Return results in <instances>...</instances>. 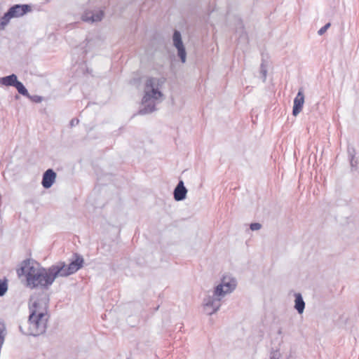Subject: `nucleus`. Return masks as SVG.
<instances>
[{
	"instance_id": "nucleus-1",
	"label": "nucleus",
	"mask_w": 359,
	"mask_h": 359,
	"mask_svg": "<svg viewBox=\"0 0 359 359\" xmlns=\"http://www.w3.org/2000/svg\"><path fill=\"white\" fill-rule=\"evenodd\" d=\"M76 259L69 264L59 262L48 269L41 267L39 263L25 261L21 266L22 274L26 277V286L30 289H48L57 277H67L80 269L83 264V258L77 254Z\"/></svg>"
},
{
	"instance_id": "nucleus-2",
	"label": "nucleus",
	"mask_w": 359,
	"mask_h": 359,
	"mask_svg": "<svg viewBox=\"0 0 359 359\" xmlns=\"http://www.w3.org/2000/svg\"><path fill=\"white\" fill-rule=\"evenodd\" d=\"M29 306L30 314L28 320L20 324V331L25 335L39 336L45 333L49 318L48 302L46 299H32Z\"/></svg>"
},
{
	"instance_id": "nucleus-3",
	"label": "nucleus",
	"mask_w": 359,
	"mask_h": 359,
	"mask_svg": "<svg viewBox=\"0 0 359 359\" xmlns=\"http://www.w3.org/2000/svg\"><path fill=\"white\" fill-rule=\"evenodd\" d=\"M236 287V280L234 278L224 277L212 291L207 292L203 300V311L208 316L215 313L222 305V299L231 293Z\"/></svg>"
},
{
	"instance_id": "nucleus-4",
	"label": "nucleus",
	"mask_w": 359,
	"mask_h": 359,
	"mask_svg": "<svg viewBox=\"0 0 359 359\" xmlns=\"http://www.w3.org/2000/svg\"><path fill=\"white\" fill-rule=\"evenodd\" d=\"M165 81L164 78L149 77L147 79L139 114L145 115L156 110V105L163 100V94L160 89Z\"/></svg>"
},
{
	"instance_id": "nucleus-5",
	"label": "nucleus",
	"mask_w": 359,
	"mask_h": 359,
	"mask_svg": "<svg viewBox=\"0 0 359 359\" xmlns=\"http://www.w3.org/2000/svg\"><path fill=\"white\" fill-rule=\"evenodd\" d=\"M30 11V6L27 4H16L11 7L0 19V30L5 29L11 18H20Z\"/></svg>"
},
{
	"instance_id": "nucleus-6",
	"label": "nucleus",
	"mask_w": 359,
	"mask_h": 359,
	"mask_svg": "<svg viewBox=\"0 0 359 359\" xmlns=\"http://www.w3.org/2000/svg\"><path fill=\"white\" fill-rule=\"evenodd\" d=\"M104 17V12L100 11H86L81 16V19L87 22H100Z\"/></svg>"
},
{
	"instance_id": "nucleus-7",
	"label": "nucleus",
	"mask_w": 359,
	"mask_h": 359,
	"mask_svg": "<svg viewBox=\"0 0 359 359\" xmlns=\"http://www.w3.org/2000/svg\"><path fill=\"white\" fill-rule=\"evenodd\" d=\"M57 175L53 169H48L43 175L41 184L45 189L52 187L55 181Z\"/></svg>"
},
{
	"instance_id": "nucleus-8",
	"label": "nucleus",
	"mask_w": 359,
	"mask_h": 359,
	"mask_svg": "<svg viewBox=\"0 0 359 359\" xmlns=\"http://www.w3.org/2000/svg\"><path fill=\"white\" fill-rule=\"evenodd\" d=\"M304 102V95L303 93V89L300 88L299 90V92H298L296 97L294 100L292 114L294 116H297L302 111Z\"/></svg>"
},
{
	"instance_id": "nucleus-9",
	"label": "nucleus",
	"mask_w": 359,
	"mask_h": 359,
	"mask_svg": "<svg viewBox=\"0 0 359 359\" xmlns=\"http://www.w3.org/2000/svg\"><path fill=\"white\" fill-rule=\"evenodd\" d=\"M187 189L184 185L183 181L180 180L174 189V198L177 201H181L185 199Z\"/></svg>"
},
{
	"instance_id": "nucleus-10",
	"label": "nucleus",
	"mask_w": 359,
	"mask_h": 359,
	"mask_svg": "<svg viewBox=\"0 0 359 359\" xmlns=\"http://www.w3.org/2000/svg\"><path fill=\"white\" fill-rule=\"evenodd\" d=\"M18 81L17 76L12 74L9 76L0 78V85L5 86H15Z\"/></svg>"
},
{
	"instance_id": "nucleus-11",
	"label": "nucleus",
	"mask_w": 359,
	"mask_h": 359,
	"mask_svg": "<svg viewBox=\"0 0 359 359\" xmlns=\"http://www.w3.org/2000/svg\"><path fill=\"white\" fill-rule=\"evenodd\" d=\"M295 300H294V309L297 311L299 314H302L305 309V302L303 299V297L300 293L294 294Z\"/></svg>"
},
{
	"instance_id": "nucleus-12",
	"label": "nucleus",
	"mask_w": 359,
	"mask_h": 359,
	"mask_svg": "<svg viewBox=\"0 0 359 359\" xmlns=\"http://www.w3.org/2000/svg\"><path fill=\"white\" fill-rule=\"evenodd\" d=\"M172 40L175 48H179L184 46L182 41L181 34L179 31L175 30L174 32Z\"/></svg>"
},
{
	"instance_id": "nucleus-13",
	"label": "nucleus",
	"mask_w": 359,
	"mask_h": 359,
	"mask_svg": "<svg viewBox=\"0 0 359 359\" xmlns=\"http://www.w3.org/2000/svg\"><path fill=\"white\" fill-rule=\"evenodd\" d=\"M14 87L20 95L25 97H29V93L22 82L18 81Z\"/></svg>"
},
{
	"instance_id": "nucleus-14",
	"label": "nucleus",
	"mask_w": 359,
	"mask_h": 359,
	"mask_svg": "<svg viewBox=\"0 0 359 359\" xmlns=\"http://www.w3.org/2000/svg\"><path fill=\"white\" fill-rule=\"evenodd\" d=\"M348 154L350 158V163L352 168L356 167L358 164L357 160L355 159V151L353 147H348Z\"/></svg>"
},
{
	"instance_id": "nucleus-15",
	"label": "nucleus",
	"mask_w": 359,
	"mask_h": 359,
	"mask_svg": "<svg viewBox=\"0 0 359 359\" xmlns=\"http://www.w3.org/2000/svg\"><path fill=\"white\" fill-rule=\"evenodd\" d=\"M8 290V280L0 279V297H3Z\"/></svg>"
},
{
	"instance_id": "nucleus-16",
	"label": "nucleus",
	"mask_w": 359,
	"mask_h": 359,
	"mask_svg": "<svg viewBox=\"0 0 359 359\" xmlns=\"http://www.w3.org/2000/svg\"><path fill=\"white\" fill-rule=\"evenodd\" d=\"M176 48L177 49V55L180 57L182 62L184 63L187 58V53L184 46H183Z\"/></svg>"
},
{
	"instance_id": "nucleus-17",
	"label": "nucleus",
	"mask_w": 359,
	"mask_h": 359,
	"mask_svg": "<svg viewBox=\"0 0 359 359\" xmlns=\"http://www.w3.org/2000/svg\"><path fill=\"white\" fill-rule=\"evenodd\" d=\"M236 32L240 34V37L247 38L246 34L243 30V25L242 22L239 21L238 27L236 28Z\"/></svg>"
},
{
	"instance_id": "nucleus-18",
	"label": "nucleus",
	"mask_w": 359,
	"mask_h": 359,
	"mask_svg": "<svg viewBox=\"0 0 359 359\" xmlns=\"http://www.w3.org/2000/svg\"><path fill=\"white\" fill-rule=\"evenodd\" d=\"M27 97L29 98L32 101L36 102V103H39L43 100L42 97L39 96V95L31 96L29 95V97Z\"/></svg>"
},
{
	"instance_id": "nucleus-19",
	"label": "nucleus",
	"mask_w": 359,
	"mask_h": 359,
	"mask_svg": "<svg viewBox=\"0 0 359 359\" xmlns=\"http://www.w3.org/2000/svg\"><path fill=\"white\" fill-rule=\"evenodd\" d=\"M330 27V23H327L325 25H324L323 27H321L318 33L319 35H323L326 31L327 29Z\"/></svg>"
},
{
	"instance_id": "nucleus-20",
	"label": "nucleus",
	"mask_w": 359,
	"mask_h": 359,
	"mask_svg": "<svg viewBox=\"0 0 359 359\" xmlns=\"http://www.w3.org/2000/svg\"><path fill=\"white\" fill-rule=\"evenodd\" d=\"M262 227V225L261 224L259 223H252L250 226V228L252 231H257V230H259Z\"/></svg>"
},
{
	"instance_id": "nucleus-21",
	"label": "nucleus",
	"mask_w": 359,
	"mask_h": 359,
	"mask_svg": "<svg viewBox=\"0 0 359 359\" xmlns=\"http://www.w3.org/2000/svg\"><path fill=\"white\" fill-rule=\"evenodd\" d=\"M79 119L73 118L70 121V125L72 127V126H74L77 125L79 123Z\"/></svg>"
},
{
	"instance_id": "nucleus-22",
	"label": "nucleus",
	"mask_w": 359,
	"mask_h": 359,
	"mask_svg": "<svg viewBox=\"0 0 359 359\" xmlns=\"http://www.w3.org/2000/svg\"><path fill=\"white\" fill-rule=\"evenodd\" d=\"M261 72L263 74V76H264V77L265 79L266 76V70L263 69V67H262Z\"/></svg>"
},
{
	"instance_id": "nucleus-23",
	"label": "nucleus",
	"mask_w": 359,
	"mask_h": 359,
	"mask_svg": "<svg viewBox=\"0 0 359 359\" xmlns=\"http://www.w3.org/2000/svg\"><path fill=\"white\" fill-rule=\"evenodd\" d=\"M270 359H275V358H271Z\"/></svg>"
}]
</instances>
